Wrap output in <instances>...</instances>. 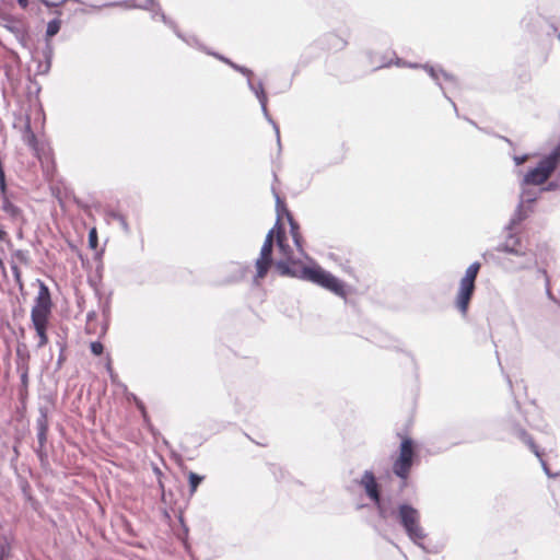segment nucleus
I'll return each mask as SVG.
<instances>
[{
    "label": "nucleus",
    "mask_w": 560,
    "mask_h": 560,
    "mask_svg": "<svg viewBox=\"0 0 560 560\" xmlns=\"http://www.w3.org/2000/svg\"><path fill=\"white\" fill-rule=\"evenodd\" d=\"M526 217H527V212L524 210V207L522 206V203H518V206L515 210V213L513 214V217L511 218V220L506 226V231L513 232L515 226L517 224H520Z\"/></svg>",
    "instance_id": "obj_12"
},
{
    "label": "nucleus",
    "mask_w": 560,
    "mask_h": 560,
    "mask_svg": "<svg viewBox=\"0 0 560 560\" xmlns=\"http://www.w3.org/2000/svg\"><path fill=\"white\" fill-rule=\"evenodd\" d=\"M89 243L92 248H96L97 246V234L96 230L92 229L89 233Z\"/></svg>",
    "instance_id": "obj_25"
},
{
    "label": "nucleus",
    "mask_w": 560,
    "mask_h": 560,
    "mask_svg": "<svg viewBox=\"0 0 560 560\" xmlns=\"http://www.w3.org/2000/svg\"><path fill=\"white\" fill-rule=\"evenodd\" d=\"M278 268L282 270L283 273L288 272V267L284 265L282 260L278 261L277 264Z\"/></svg>",
    "instance_id": "obj_35"
},
{
    "label": "nucleus",
    "mask_w": 560,
    "mask_h": 560,
    "mask_svg": "<svg viewBox=\"0 0 560 560\" xmlns=\"http://www.w3.org/2000/svg\"><path fill=\"white\" fill-rule=\"evenodd\" d=\"M37 430L48 431L47 416L42 411L40 417L37 419Z\"/></svg>",
    "instance_id": "obj_24"
},
{
    "label": "nucleus",
    "mask_w": 560,
    "mask_h": 560,
    "mask_svg": "<svg viewBox=\"0 0 560 560\" xmlns=\"http://www.w3.org/2000/svg\"><path fill=\"white\" fill-rule=\"evenodd\" d=\"M90 348H91V352L95 355L102 354L103 349H104L103 345L98 341L92 342Z\"/></svg>",
    "instance_id": "obj_26"
},
{
    "label": "nucleus",
    "mask_w": 560,
    "mask_h": 560,
    "mask_svg": "<svg viewBox=\"0 0 560 560\" xmlns=\"http://www.w3.org/2000/svg\"><path fill=\"white\" fill-rule=\"evenodd\" d=\"M217 58H219L220 60L224 61L225 63H228L229 66H231L233 69H235L236 71H238V68L240 66L232 62L231 60L224 58L223 56H219V55H214Z\"/></svg>",
    "instance_id": "obj_29"
},
{
    "label": "nucleus",
    "mask_w": 560,
    "mask_h": 560,
    "mask_svg": "<svg viewBox=\"0 0 560 560\" xmlns=\"http://www.w3.org/2000/svg\"><path fill=\"white\" fill-rule=\"evenodd\" d=\"M202 479L203 478L201 476H199L195 472H189V486H190L191 493H194L197 490V488H198L199 483L202 481Z\"/></svg>",
    "instance_id": "obj_22"
},
{
    "label": "nucleus",
    "mask_w": 560,
    "mask_h": 560,
    "mask_svg": "<svg viewBox=\"0 0 560 560\" xmlns=\"http://www.w3.org/2000/svg\"><path fill=\"white\" fill-rule=\"evenodd\" d=\"M153 5V0H145L143 3L142 2H136L135 7L137 8H142V9H151V7Z\"/></svg>",
    "instance_id": "obj_28"
},
{
    "label": "nucleus",
    "mask_w": 560,
    "mask_h": 560,
    "mask_svg": "<svg viewBox=\"0 0 560 560\" xmlns=\"http://www.w3.org/2000/svg\"><path fill=\"white\" fill-rule=\"evenodd\" d=\"M560 162V143L540 162L537 167L530 170L523 179L522 185H541L544 184Z\"/></svg>",
    "instance_id": "obj_2"
},
{
    "label": "nucleus",
    "mask_w": 560,
    "mask_h": 560,
    "mask_svg": "<svg viewBox=\"0 0 560 560\" xmlns=\"http://www.w3.org/2000/svg\"><path fill=\"white\" fill-rule=\"evenodd\" d=\"M498 250L510 253L516 256H525V250L523 248L521 238L517 237L513 232H509L504 243H502Z\"/></svg>",
    "instance_id": "obj_11"
},
{
    "label": "nucleus",
    "mask_w": 560,
    "mask_h": 560,
    "mask_svg": "<svg viewBox=\"0 0 560 560\" xmlns=\"http://www.w3.org/2000/svg\"><path fill=\"white\" fill-rule=\"evenodd\" d=\"M18 3L23 8L25 9L28 4V1L27 0H18Z\"/></svg>",
    "instance_id": "obj_36"
},
{
    "label": "nucleus",
    "mask_w": 560,
    "mask_h": 560,
    "mask_svg": "<svg viewBox=\"0 0 560 560\" xmlns=\"http://www.w3.org/2000/svg\"><path fill=\"white\" fill-rule=\"evenodd\" d=\"M161 18H162L163 22L166 23V16L163 13H161Z\"/></svg>",
    "instance_id": "obj_40"
},
{
    "label": "nucleus",
    "mask_w": 560,
    "mask_h": 560,
    "mask_svg": "<svg viewBox=\"0 0 560 560\" xmlns=\"http://www.w3.org/2000/svg\"><path fill=\"white\" fill-rule=\"evenodd\" d=\"M107 218L109 219H113V220H116V222H119L121 228L128 232L129 228H128V224L126 222V219L124 218V215H121L120 213L118 212H115V211H108L106 213Z\"/></svg>",
    "instance_id": "obj_21"
},
{
    "label": "nucleus",
    "mask_w": 560,
    "mask_h": 560,
    "mask_svg": "<svg viewBox=\"0 0 560 560\" xmlns=\"http://www.w3.org/2000/svg\"><path fill=\"white\" fill-rule=\"evenodd\" d=\"M47 49H48L49 51L51 50V48H50V45H49V44H47Z\"/></svg>",
    "instance_id": "obj_42"
},
{
    "label": "nucleus",
    "mask_w": 560,
    "mask_h": 560,
    "mask_svg": "<svg viewBox=\"0 0 560 560\" xmlns=\"http://www.w3.org/2000/svg\"><path fill=\"white\" fill-rule=\"evenodd\" d=\"M413 447L410 439L402 440L399 450V456L393 465V470L396 476L401 479H407L413 459Z\"/></svg>",
    "instance_id": "obj_7"
},
{
    "label": "nucleus",
    "mask_w": 560,
    "mask_h": 560,
    "mask_svg": "<svg viewBox=\"0 0 560 560\" xmlns=\"http://www.w3.org/2000/svg\"><path fill=\"white\" fill-rule=\"evenodd\" d=\"M302 276L304 279L316 283L337 295L345 296L346 294L343 283L319 266L304 267Z\"/></svg>",
    "instance_id": "obj_3"
},
{
    "label": "nucleus",
    "mask_w": 560,
    "mask_h": 560,
    "mask_svg": "<svg viewBox=\"0 0 560 560\" xmlns=\"http://www.w3.org/2000/svg\"><path fill=\"white\" fill-rule=\"evenodd\" d=\"M423 68L429 73V75L436 82L440 80V74L443 75V78L447 81H454V78L448 73L444 72L443 70H436L435 68L428 65L423 66Z\"/></svg>",
    "instance_id": "obj_16"
},
{
    "label": "nucleus",
    "mask_w": 560,
    "mask_h": 560,
    "mask_svg": "<svg viewBox=\"0 0 560 560\" xmlns=\"http://www.w3.org/2000/svg\"><path fill=\"white\" fill-rule=\"evenodd\" d=\"M7 236V233L0 229V241H3Z\"/></svg>",
    "instance_id": "obj_37"
},
{
    "label": "nucleus",
    "mask_w": 560,
    "mask_h": 560,
    "mask_svg": "<svg viewBox=\"0 0 560 560\" xmlns=\"http://www.w3.org/2000/svg\"><path fill=\"white\" fill-rule=\"evenodd\" d=\"M272 246H273V229L268 232L266 235L265 242L262 244V247L260 249V255L256 260V270L257 275L256 278H264L269 267L271 266L272 259Z\"/></svg>",
    "instance_id": "obj_9"
},
{
    "label": "nucleus",
    "mask_w": 560,
    "mask_h": 560,
    "mask_svg": "<svg viewBox=\"0 0 560 560\" xmlns=\"http://www.w3.org/2000/svg\"><path fill=\"white\" fill-rule=\"evenodd\" d=\"M60 26H61V22L60 20H51L48 25H47V30H46V36L48 38L55 36L59 30H60Z\"/></svg>",
    "instance_id": "obj_20"
},
{
    "label": "nucleus",
    "mask_w": 560,
    "mask_h": 560,
    "mask_svg": "<svg viewBox=\"0 0 560 560\" xmlns=\"http://www.w3.org/2000/svg\"><path fill=\"white\" fill-rule=\"evenodd\" d=\"M527 156L526 155H523V156H515L514 158V161H515V164L516 165H521L523 164L525 161H526Z\"/></svg>",
    "instance_id": "obj_34"
},
{
    "label": "nucleus",
    "mask_w": 560,
    "mask_h": 560,
    "mask_svg": "<svg viewBox=\"0 0 560 560\" xmlns=\"http://www.w3.org/2000/svg\"><path fill=\"white\" fill-rule=\"evenodd\" d=\"M551 189V185L549 187H547V190H550ZM542 190H546V188H544Z\"/></svg>",
    "instance_id": "obj_43"
},
{
    "label": "nucleus",
    "mask_w": 560,
    "mask_h": 560,
    "mask_svg": "<svg viewBox=\"0 0 560 560\" xmlns=\"http://www.w3.org/2000/svg\"><path fill=\"white\" fill-rule=\"evenodd\" d=\"M47 7H50L51 4L48 1H43Z\"/></svg>",
    "instance_id": "obj_41"
},
{
    "label": "nucleus",
    "mask_w": 560,
    "mask_h": 560,
    "mask_svg": "<svg viewBox=\"0 0 560 560\" xmlns=\"http://www.w3.org/2000/svg\"><path fill=\"white\" fill-rule=\"evenodd\" d=\"M279 250L285 256L287 261L294 262V258L289 254V246L283 243V237L279 233L277 237Z\"/></svg>",
    "instance_id": "obj_19"
},
{
    "label": "nucleus",
    "mask_w": 560,
    "mask_h": 560,
    "mask_svg": "<svg viewBox=\"0 0 560 560\" xmlns=\"http://www.w3.org/2000/svg\"><path fill=\"white\" fill-rule=\"evenodd\" d=\"M480 269L479 262H472L465 271L464 277L459 282L455 304L458 311L466 315L468 311L469 301L475 291V281Z\"/></svg>",
    "instance_id": "obj_5"
},
{
    "label": "nucleus",
    "mask_w": 560,
    "mask_h": 560,
    "mask_svg": "<svg viewBox=\"0 0 560 560\" xmlns=\"http://www.w3.org/2000/svg\"><path fill=\"white\" fill-rule=\"evenodd\" d=\"M302 276L304 279L316 283L337 295L345 296L346 294L343 283L319 266L304 267Z\"/></svg>",
    "instance_id": "obj_4"
},
{
    "label": "nucleus",
    "mask_w": 560,
    "mask_h": 560,
    "mask_svg": "<svg viewBox=\"0 0 560 560\" xmlns=\"http://www.w3.org/2000/svg\"><path fill=\"white\" fill-rule=\"evenodd\" d=\"M1 208L8 215L13 219L18 218L21 213V210L10 201L9 196H4V198H2Z\"/></svg>",
    "instance_id": "obj_15"
},
{
    "label": "nucleus",
    "mask_w": 560,
    "mask_h": 560,
    "mask_svg": "<svg viewBox=\"0 0 560 560\" xmlns=\"http://www.w3.org/2000/svg\"><path fill=\"white\" fill-rule=\"evenodd\" d=\"M247 85L249 88V90L256 95V97L258 98L259 103H260V106H261V110H262V114L264 116L266 117V119L272 125L273 129H275V132H276V136H277V142L278 144L280 145V131H279V127L278 125L272 120V118L270 117L269 113H268V109H267V96H266V93L264 91V86H262V83L259 82L257 85L254 84L252 82L250 79L247 80Z\"/></svg>",
    "instance_id": "obj_10"
},
{
    "label": "nucleus",
    "mask_w": 560,
    "mask_h": 560,
    "mask_svg": "<svg viewBox=\"0 0 560 560\" xmlns=\"http://www.w3.org/2000/svg\"><path fill=\"white\" fill-rule=\"evenodd\" d=\"M14 255L20 261L25 262L27 260L26 253H24L23 250H16Z\"/></svg>",
    "instance_id": "obj_30"
},
{
    "label": "nucleus",
    "mask_w": 560,
    "mask_h": 560,
    "mask_svg": "<svg viewBox=\"0 0 560 560\" xmlns=\"http://www.w3.org/2000/svg\"><path fill=\"white\" fill-rule=\"evenodd\" d=\"M275 196H276V208H277V212H278L276 225H278L279 221H280L281 212L284 211L288 214L289 211L285 209L283 201L280 199V197L276 192H275Z\"/></svg>",
    "instance_id": "obj_23"
},
{
    "label": "nucleus",
    "mask_w": 560,
    "mask_h": 560,
    "mask_svg": "<svg viewBox=\"0 0 560 560\" xmlns=\"http://www.w3.org/2000/svg\"><path fill=\"white\" fill-rule=\"evenodd\" d=\"M541 464H542V467H544V470L546 471V474L550 475L549 469H548L546 463L541 460Z\"/></svg>",
    "instance_id": "obj_38"
},
{
    "label": "nucleus",
    "mask_w": 560,
    "mask_h": 560,
    "mask_svg": "<svg viewBox=\"0 0 560 560\" xmlns=\"http://www.w3.org/2000/svg\"><path fill=\"white\" fill-rule=\"evenodd\" d=\"M4 556H5V550H4V548H2L0 551V559L2 560L4 558Z\"/></svg>",
    "instance_id": "obj_39"
},
{
    "label": "nucleus",
    "mask_w": 560,
    "mask_h": 560,
    "mask_svg": "<svg viewBox=\"0 0 560 560\" xmlns=\"http://www.w3.org/2000/svg\"><path fill=\"white\" fill-rule=\"evenodd\" d=\"M51 300L49 289L39 282L38 294L35 299V304L32 308V320H47L50 313Z\"/></svg>",
    "instance_id": "obj_8"
},
{
    "label": "nucleus",
    "mask_w": 560,
    "mask_h": 560,
    "mask_svg": "<svg viewBox=\"0 0 560 560\" xmlns=\"http://www.w3.org/2000/svg\"><path fill=\"white\" fill-rule=\"evenodd\" d=\"M288 218H289V222H290V225H291V234H292L293 241H294L295 245L299 247V249L302 250V248H301V236L299 234V226L293 221V219L290 215V213H288Z\"/></svg>",
    "instance_id": "obj_18"
},
{
    "label": "nucleus",
    "mask_w": 560,
    "mask_h": 560,
    "mask_svg": "<svg viewBox=\"0 0 560 560\" xmlns=\"http://www.w3.org/2000/svg\"><path fill=\"white\" fill-rule=\"evenodd\" d=\"M532 259L529 258H526L520 266H518V269H525V268H529L530 265H532Z\"/></svg>",
    "instance_id": "obj_32"
},
{
    "label": "nucleus",
    "mask_w": 560,
    "mask_h": 560,
    "mask_svg": "<svg viewBox=\"0 0 560 560\" xmlns=\"http://www.w3.org/2000/svg\"><path fill=\"white\" fill-rule=\"evenodd\" d=\"M390 516H396L399 524L405 529L407 536L411 541L421 548H424L422 540L427 537V534L420 525V512L411 506L410 504H399L397 511H394Z\"/></svg>",
    "instance_id": "obj_1"
},
{
    "label": "nucleus",
    "mask_w": 560,
    "mask_h": 560,
    "mask_svg": "<svg viewBox=\"0 0 560 560\" xmlns=\"http://www.w3.org/2000/svg\"><path fill=\"white\" fill-rule=\"evenodd\" d=\"M37 439L40 447H43L47 440V431L37 430Z\"/></svg>",
    "instance_id": "obj_27"
},
{
    "label": "nucleus",
    "mask_w": 560,
    "mask_h": 560,
    "mask_svg": "<svg viewBox=\"0 0 560 560\" xmlns=\"http://www.w3.org/2000/svg\"><path fill=\"white\" fill-rule=\"evenodd\" d=\"M238 72L247 75L248 78L252 75V71L249 69L245 68V67H242V66H240Z\"/></svg>",
    "instance_id": "obj_33"
},
{
    "label": "nucleus",
    "mask_w": 560,
    "mask_h": 560,
    "mask_svg": "<svg viewBox=\"0 0 560 560\" xmlns=\"http://www.w3.org/2000/svg\"><path fill=\"white\" fill-rule=\"evenodd\" d=\"M106 369H107V371L109 373L112 382H116L117 375L114 373L109 362L107 363Z\"/></svg>",
    "instance_id": "obj_31"
},
{
    "label": "nucleus",
    "mask_w": 560,
    "mask_h": 560,
    "mask_svg": "<svg viewBox=\"0 0 560 560\" xmlns=\"http://www.w3.org/2000/svg\"><path fill=\"white\" fill-rule=\"evenodd\" d=\"M539 191L530 188H526L523 185L522 192H521V200L520 203H522L523 207H525V203H532L536 201L538 198Z\"/></svg>",
    "instance_id": "obj_14"
},
{
    "label": "nucleus",
    "mask_w": 560,
    "mask_h": 560,
    "mask_svg": "<svg viewBox=\"0 0 560 560\" xmlns=\"http://www.w3.org/2000/svg\"><path fill=\"white\" fill-rule=\"evenodd\" d=\"M361 485L364 487L368 497L376 504L380 517L387 520L393 512L381 500L377 482L372 471L366 470L363 474Z\"/></svg>",
    "instance_id": "obj_6"
},
{
    "label": "nucleus",
    "mask_w": 560,
    "mask_h": 560,
    "mask_svg": "<svg viewBox=\"0 0 560 560\" xmlns=\"http://www.w3.org/2000/svg\"><path fill=\"white\" fill-rule=\"evenodd\" d=\"M32 322H33L35 330L39 337L38 347H44L48 341V338L46 336L47 320H40V322L32 320Z\"/></svg>",
    "instance_id": "obj_13"
},
{
    "label": "nucleus",
    "mask_w": 560,
    "mask_h": 560,
    "mask_svg": "<svg viewBox=\"0 0 560 560\" xmlns=\"http://www.w3.org/2000/svg\"><path fill=\"white\" fill-rule=\"evenodd\" d=\"M516 434L524 443H526L530 447V450L535 453L537 457H540L537 446L533 442L532 438L524 430H517Z\"/></svg>",
    "instance_id": "obj_17"
}]
</instances>
